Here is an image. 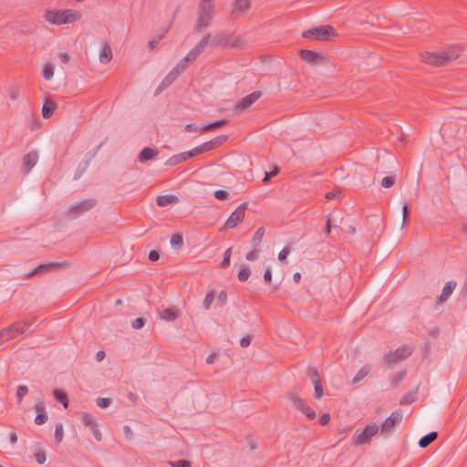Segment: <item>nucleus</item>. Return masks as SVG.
<instances>
[{"label": "nucleus", "mask_w": 467, "mask_h": 467, "mask_svg": "<svg viewBox=\"0 0 467 467\" xmlns=\"http://www.w3.org/2000/svg\"><path fill=\"white\" fill-rule=\"evenodd\" d=\"M460 53L461 47L459 46H451L446 51L441 53L425 52L421 54V59L427 64L441 67L458 58Z\"/></svg>", "instance_id": "f257e3e1"}, {"label": "nucleus", "mask_w": 467, "mask_h": 467, "mask_svg": "<svg viewBox=\"0 0 467 467\" xmlns=\"http://www.w3.org/2000/svg\"><path fill=\"white\" fill-rule=\"evenodd\" d=\"M81 14L72 9L49 10L45 18L53 25L70 24L80 19Z\"/></svg>", "instance_id": "f03ea898"}, {"label": "nucleus", "mask_w": 467, "mask_h": 467, "mask_svg": "<svg viewBox=\"0 0 467 467\" xmlns=\"http://www.w3.org/2000/svg\"><path fill=\"white\" fill-rule=\"evenodd\" d=\"M213 1L201 0L197 12V19L194 25V30L200 31L208 27L213 21Z\"/></svg>", "instance_id": "7ed1b4c3"}, {"label": "nucleus", "mask_w": 467, "mask_h": 467, "mask_svg": "<svg viewBox=\"0 0 467 467\" xmlns=\"http://www.w3.org/2000/svg\"><path fill=\"white\" fill-rule=\"evenodd\" d=\"M34 320L17 321L0 331V345L15 338L18 334H24L33 325Z\"/></svg>", "instance_id": "20e7f679"}, {"label": "nucleus", "mask_w": 467, "mask_h": 467, "mask_svg": "<svg viewBox=\"0 0 467 467\" xmlns=\"http://www.w3.org/2000/svg\"><path fill=\"white\" fill-rule=\"evenodd\" d=\"M413 347L410 345H402L395 351H389L384 355V359L387 364L399 363L411 355Z\"/></svg>", "instance_id": "39448f33"}, {"label": "nucleus", "mask_w": 467, "mask_h": 467, "mask_svg": "<svg viewBox=\"0 0 467 467\" xmlns=\"http://www.w3.org/2000/svg\"><path fill=\"white\" fill-rule=\"evenodd\" d=\"M379 430L376 423H372L365 427L363 430H357L352 437L354 444H365L369 441L370 438L374 436Z\"/></svg>", "instance_id": "423d86ee"}, {"label": "nucleus", "mask_w": 467, "mask_h": 467, "mask_svg": "<svg viewBox=\"0 0 467 467\" xmlns=\"http://www.w3.org/2000/svg\"><path fill=\"white\" fill-rule=\"evenodd\" d=\"M335 35L331 26H316L302 33L305 38H314L316 40H328Z\"/></svg>", "instance_id": "0eeeda50"}, {"label": "nucleus", "mask_w": 467, "mask_h": 467, "mask_svg": "<svg viewBox=\"0 0 467 467\" xmlns=\"http://www.w3.org/2000/svg\"><path fill=\"white\" fill-rule=\"evenodd\" d=\"M97 204L95 199H87L80 202L75 203L68 208L67 214L71 219L77 218L83 213L90 211Z\"/></svg>", "instance_id": "6e6552de"}, {"label": "nucleus", "mask_w": 467, "mask_h": 467, "mask_svg": "<svg viewBox=\"0 0 467 467\" xmlns=\"http://www.w3.org/2000/svg\"><path fill=\"white\" fill-rule=\"evenodd\" d=\"M402 420V413L400 410L393 411L382 423L380 429V434H389L393 431L396 424Z\"/></svg>", "instance_id": "1a4fd4ad"}, {"label": "nucleus", "mask_w": 467, "mask_h": 467, "mask_svg": "<svg viewBox=\"0 0 467 467\" xmlns=\"http://www.w3.org/2000/svg\"><path fill=\"white\" fill-rule=\"evenodd\" d=\"M263 238V227H260L257 229L255 234L254 235L251 245L253 247V250L246 254L245 258L248 261H254L259 259L261 248L260 244Z\"/></svg>", "instance_id": "9d476101"}, {"label": "nucleus", "mask_w": 467, "mask_h": 467, "mask_svg": "<svg viewBox=\"0 0 467 467\" xmlns=\"http://www.w3.org/2000/svg\"><path fill=\"white\" fill-rule=\"evenodd\" d=\"M246 209V203H241L229 216L223 229L235 228L239 223H241L244 217V211Z\"/></svg>", "instance_id": "9b49d317"}, {"label": "nucleus", "mask_w": 467, "mask_h": 467, "mask_svg": "<svg viewBox=\"0 0 467 467\" xmlns=\"http://www.w3.org/2000/svg\"><path fill=\"white\" fill-rule=\"evenodd\" d=\"M80 420L86 427L90 429L95 439L99 441L101 440L102 435L100 431L99 430L95 417L90 413L82 412L80 413Z\"/></svg>", "instance_id": "f8f14e48"}, {"label": "nucleus", "mask_w": 467, "mask_h": 467, "mask_svg": "<svg viewBox=\"0 0 467 467\" xmlns=\"http://www.w3.org/2000/svg\"><path fill=\"white\" fill-rule=\"evenodd\" d=\"M262 96L261 91H254L244 98H243L241 100H239L235 105V109L242 113L248 109L260 97Z\"/></svg>", "instance_id": "ddd939ff"}, {"label": "nucleus", "mask_w": 467, "mask_h": 467, "mask_svg": "<svg viewBox=\"0 0 467 467\" xmlns=\"http://www.w3.org/2000/svg\"><path fill=\"white\" fill-rule=\"evenodd\" d=\"M62 266L61 263L52 262L47 264H42L34 268L32 271L28 272L26 276V278H30L32 276L42 275L47 272H52L59 269Z\"/></svg>", "instance_id": "4468645a"}, {"label": "nucleus", "mask_w": 467, "mask_h": 467, "mask_svg": "<svg viewBox=\"0 0 467 467\" xmlns=\"http://www.w3.org/2000/svg\"><path fill=\"white\" fill-rule=\"evenodd\" d=\"M211 37L212 34L207 33L188 53L189 57H191L192 60L197 59V57L204 51L210 42Z\"/></svg>", "instance_id": "2eb2a0df"}, {"label": "nucleus", "mask_w": 467, "mask_h": 467, "mask_svg": "<svg viewBox=\"0 0 467 467\" xmlns=\"http://www.w3.org/2000/svg\"><path fill=\"white\" fill-rule=\"evenodd\" d=\"M300 57L310 64H320L323 61V57L320 53L307 49H302L300 51Z\"/></svg>", "instance_id": "dca6fc26"}, {"label": "nucleus", "mask_w": 467, "mask_h": 467, "mask_svg": "<svg viewBox=\"0 0 467 467\" xmlns=\"http://www.w3.org/2000/svg\"><path fill=\"white\" fill-rule=\"evenodd\" d=\"M38 161L36 151H30L23 157V165L26 173H28Z\"/></svg>", "instance_id": "f3484780"}, {"label": "nucleus", "mask_w": 467, "mask_h": 467, "mask_svg": "<svg viewBox=\"0 0 467 467\" xmlns=\"http://www.w3.org/2000/svg\"><path fill=\"white\" fill-rule=\"evenodd\" d=\"M250 8V0H235L234 8L232 11V16H243L246 13V11Z\"/></svg>", "instance_id": "a211bd4d"}, {"label": "nucleus", "mask_w": 467, "mask_h": 467, "mask_svg": "<svg viewBox=\"0 0 467 467\" xmlns=\"http://www.w3.org/2000/svg\"><path fill=\"white\" fill-rule=\"evenodd\" d=\"M178 76L171 70L169 74L163 78L159 87L155 90V95L161 93L164 89H166L170 85L175 81Z\"/></svg>", "instance_id": "6ab92c4d"}, {"label": "nucleus", "mask_w": 467, "mask_h": 467, "mask_svg": "<svg viewBox=\"0 0 467 467\" xmlns=\"http://www.w3.org/2000/svg\"><path fill=\"white\" fill-rule=\"evenodd\" d=\"M229 36L224 32H220L213 36V37L210 39V45L212 47H224L229 43Z\"/></svg>", "instance_id": "aec40b11"}, {"label": "nucleus", "mask_w": 467, "mask_h": 467, "mask_svg": "<svg viewBox=\"0 0 467 467\" xmlns=\"http://www.w3.org/2000/svg\"><path fill=\"white\" fill-rule=\"evenodd\" d=\"M456 287V282L449 281L443 286L442 292L438 297L439 302H445L452 294L453 290Z\"/></svg>", "instance_id": "412c9836"}, {"label": "nucleus", "mask_w": 467, "mask_h": 467, "mask_svg": "<svg viewBox=\"0 0 467 467\" xmlns=\"http://www.w3.org/2000/svg\"><path fill=\"white\" fill-rule=\"evenodd\" d=\"M112 59V50L109 43H104L99 53V61L108 64Z\"/></svg>", "instance_id": "4be33fe9"}, {"label": "nucleus", "mask_w": 467, "mask_h": 467, "mask_svg": "<svg viewBox=\"0 0 467 467\" xmlns=\"http://www.w3.org/2000/svg\"><path fill=\"white\" fill-rule=\"evenodd\" d=\"M159 317L162 320L171 322L178 318L179 314L174 308H165L159 312Z\"/></svg>", "instance_id": "5701e85b"}, {"label": "nucleus", "mask_w": 467, "mask_h": 467, "mask_svg": "<svg viewBox=\"0 0 467 467\" xmlns=\"http://www.w3.org/2000/svg\"><path fill=\"white\" fill-rule=\"evenodd\" d=\"M157 154V150L150 147H145L140 150L138 159L140 162H145L152 160Z\"/></svg>", "instance_id": "b1692460"}, {"label": "nucleus", "mask_w": 467, "mask_h": 467, "mask_svg": "<svg viewBox=\"0 0 467 467\" xmlns=\"http://www.w3.org/2000/svg\"><path fill=\"white\" fill-rule=\"evenodd\" d=\"M57 109V104L52 100H46L42 107V116L44 119H49Z\"/></svg>", "instance_id": "393cba45"}, {"label": "nucleus", "mask_w": 467, "mask_h": 467, "mask_svg": "<svg viewBox=\"0 0 467 467\" xmlns=\"http://www.w3.org/2000/svg\"><path fill=\"white\" fill-rule=\"evenodd\" d=\"M193 61L191 57L187 54L171 70L179 77L188 67V63Z\"/></svg>", "instance_id": "a878e982"}, {"label": "nucleus", "mask_w": 467, "mask_h": 467, "mask_svg": "<svg viewBox=\"0 0 467 467\" xmlns=\"http://www.w3.org/2000/svg\"><path fill=\"white\" fill-rule=\"evenodd\" d=\"M178 198L174 195H161L157 197L156 202L160 207H166L171 203L177 202Z\"/></svg>", "instance_id": "bb28decb"}, {"label": "nucleus", "mask_w": 467, "mask_h": 467, "mask_svg": "<svg viewBox=\"0 0 467 467\" xmlns=\"http://www.w3.org/2000/svg\"><path fill=\"white\" fill-rule=\"evenodd\" d=\"M438 437L437 431H431L428 434L421 437L419 441V446L420 448L428 447L433 441H435Z\"/></svg>", "instance_id": "cd10ccee"}, {"label": "nucleus", "mask_w": 467, "mask_h": 467, "mask_svg": "<svg viewBox=\"0 0 467 467\" xmlns=\"http://www.w3.org/2000/svg\"><path fill=\"white\" fill-rule=\"evenodd\" d=\"M36 410L38 412V414L35 418V423L37 425H42L47 420V416L45 412V408L42 406V404H36Z\"/></svg>", "instance_id": "c85d7f7f"}, {"label": "nucleus", "mask_w": 467, "mask_h": 467, "mask_svg": "<svg viewBox=\"0 0 467 467\" xmlns=\"http://www.w3.org/2000/svg\"><path fill=\"white\" fill-rule=\"evenodd\" d=\"M371 370V368L369 365H365L363 366L358 371V373L355 375V377L353 378L352 379V383L353 384H357L358 383L359 381H361L366 376L368 375V373L370 372Z\"/></svg>", "instance_id": "c756f323"}, {"label": "nucleus", "mask_w": 467, "mask_h": 467, "mask_svg": "<svg viewBox=\"0 0 467 467\" xmlns=\"http://www.w3.org/2000/svg\"><path fill=\"white\" fill-rule=\"evenodd\" d=\"M183 161H186V159H185L183 152H181V153H178V154H175V155H172L171 157H170L166 161L165 165L175 166Z\"/></svg>", "instance_id": "7c9ffc66"}, {"label": "nucleus", "mask_w": 467, "mask_h": 467, "mask_svg": "<svg viewBox=\"0 0 467 467\" xmlns=\"http://www.w3.org/2000/svg\"><path fill=\"white\" fill-rule=\"evenodd\" d=\"M107 140H108V138H106L102 142H100L94 149H92L91 150L87 152V154L85 156V161H88V162L90 163V161L97 156L100 148L106 143Z\"/></svg>", "instance_id": "2f4dec72"}, {"label": "nucleus", "mask_w": 467, "mask_h": 467, "mask_svg": "<svg viewBox=\"0 0 467 467\" xmlns=\"http://www.w3.org/2000/svg\"><path fill=\"white\" fill-rule=\"evenodd\" d=\"M42 75L45 79L50 80L54 76V65L50 62L47 63L43 67Z\"/></svg>", "instance_id": "473e14b6"}, {"label": "nucleus", "mask_w": 467, "mask_h": 467, "mask_svg": "<svg viewBox=\"0 0 467 467\" xmlns=\"http://www.w3.org/2000/svg\"><path fill=\"white\" fill-rule=\"evenodd\" d=\"M54 397L57 401L61 402L65 408H67L68 401H67V395L66 392L59 390V389H56L54 391Z\"/></svg>", "instance_id": "72a5a7b5"}, {"label": "nucleus", "mask_w": 467, "mask_h": 467, "mask_svg": "<svg viewBox=\"0 0 467 467\" xmlns=\"http://www.w3.org/2000/svg\"><path fill=\"white\" fill-rule=\"evenodd\" d=\"M88 166H89L88 161H85V160L82 161L77 168V171L74 175V180H78L83 175V173L86 171V170L88 169Z\"/></svg>", "instance_id": "f704fd0d"}, {"label": "nucleus", "mask_w": 467, "mask_h": 467, "mask_svg": "<svg viewBox=\"0 0 467 467\" xmlns=\"http://www.w3.org/2000/svg\"><path fill=\"white\" fill-rule=\"evenodd\" d=\"M183 244V238L181 234H173L171 238V245L174 249H180Z\"/></svg>", "instance_id": "c9c22d12"}, {"label": "nucleus", "mask_w": 467, "mask_h": 467, "mask_svg": "<svg viewBox=\"0 0 467 467\" xmlns=\"http://www.w3.org/2000/svg\"><path fill=\"white\" fill-rule=\"evenodd\" d=\"M302 411L308 420H314L317 416L315 410H313L306 402L298 410Z\"/></svg>", "instance_id": "e433bc0d"}, {"label": "nucleus", "mask_w": 467, "mask_h": 467, "mask_svg": "<svg viewBox=\"0 0 467 467\" xmlns=\"http://www.w3.org/2000/svg\"><path fill=\"white\" fill-rule=\"evenodd\" d=\"M302 411L308 420H314L317 416L315 410H313L306 402L298 410Z\"/></svg>", "instance_id": "4c0bfd02"}, {"label": "nucleus", "mask_w": 467, "mask_h": 467, "mask_svg": "<svg viewBox=\"0 0 467 467\" xmlns=\"http://www.w3.org/2000/svg\"><path fill=\"white\" fill-rule=\"evenodd\" d=\"M302 411L308 420H314L317 416L315 410H313L306 402L298 410Z\"/></svg>", "instance_id": "58836bf2"}, {"label": "nucleus", "mask_w": 467, "mask_h": 467, "mask_svg": "<svg viewBox=\"0 0 467 467\" xmlns=\"http://www.w3.org/2000/svg\"><path fill=\"white\" fill-rule=\"evenodd\" d=\"M302 411L308 420H314L317 416L315 410H313L306 402L298 410Z\"/></svg>", "instance_id": "ea45409f"}, {"label": "nucleus", "mask_w": 467, "mask_h": 467, "mask_svg": "<svg viewBox=\"0 0 467 467\" xmlns=\"http://www.w3.org/2000/svg\"><path fill=\"white\" fill-rule=\"evenodd\" d=\"M302 411L308 420H314L317 416L315 410H313L306 402L298 410Z\"/></svg>", "instance_id": "a19ab883"}, {"label": "nucleus", "mask_w": 467, "mask_h": 467, "mask_svg": "<svg viewBox=\"0 0 467 467\" xmlns=\"http://www.w3.org/2000/svg\"><path fill=\"white\" fill-rule=\"evenodd\" d=\"M302 411L308 420H314L317 416L315 410H313L306 402L298 410Z\"/></svg>", "instance_id": "79ce46f5"}, {"label": "nucleus", "mask_w": 467, "mask_h": 467, "mask_svg": "<svg viewBox=\"0 0 467 467\" xmlns=\"http://www.w3.org/2000/svg\"><path fill=\"white\" fill-rule=\"evenodd\" d=\"M27 392H28V388L26 386L19 385L17 387L16 399H17L18 403L22 402L23 398L27 394Z\"/></svg>", "instance_id": "37998d69"}, {"label": "nucleus", "mask_w": 467, "mask_h": 467, "mask_svg": "<svg viewBox=\"0 0 467 467\" xmlns=\"http://www.w3.org/2000/svg\"><path fill=\"white\" fill-rule=\"evenodd\" d=\"M314 385V388H315V398L319 400L323 394H324V391H323V386L321 384V380H315V382L313 383Z\"/></svg>", "instance_id": "c03bdc74"}, {"label": "nucleus", "mask_w": 467, "mask_h": 467, "mask_svg": "<svg viewBox=\"0 0 467 467\" xmlns=\"http://www.w3.org/2000/svg\"><path fill=\"white\" fill-rule=\"evenodd\" d=\"M250 269L247 266H244L238 273V279L241 282H245L250 276Z\"/></svg>", "instance_id": "a18cd8bd"}, {"label": "nucleus", "mask_w": 467, "mask_h": 467, "mask_svg": "<svg viewBox=\"0 0 467 467\" xmlns=\"http://www.w3.org/2000/svg\"><path fill=\"white\" fill-rule=\"evenodd\" d=\"M226 122H227L226 119H219V120H215V121H213V122H209L207 124H203L202 125V130H210L212 128L223 126Z\"/></svg>", "instance_id": "49530a36"}, {"label": "nucleus", "mask_w": 467, "mask_h": 467, "mask_svg": "<svg viewBox=\"0 0 467 467\" xmlns=\"http://www.w3.org/2000/svg\"><path fill=\"white\" fill-rule=\"evenodd\" d=\"M169 31V27L164 30V32L157 36H155L153 39H151L150 41H149V47L150 48V50H153L156 47V45L164 37L165 34Z\"/></svg>", "instance_id": "de8ad7c7"}, {"label": "nucleus", "mask_w": 467, "mask_h": 467, "mask_svg": "<svg viewBox=\"0 0 467 467\" xmlns=\"http://www.w3.org/2000/svg\"><path fill=\"white\" fill-rule=\"evenodd\" d=\"M307 376L311 379L312 383L315 382V380H320L319 373L317 368L310 367L307 368Z\"/></svg>", "instance_id": "09e8293b"}, {"label": "nucleus", "mask_w": 467, "mask_h": 467, "mask_svg": "<svg viewBox=\"0 0 467 467\" xmlns=\"http://www.w3.org/2000/svg\"><path fill=\"white\" fill-rule=\"evenodd\" d=\"M290 399L293 402V405L297 410H299L306 403V401L303 399H301L300 397H297L295 394H290Z\"/></svg>", "instance_id": "8fccbe9b"}, {"label": "nucleus", "mask_w": 467, "mask_h": 467, "mask_svg": "<svg viewBox=\"0 0 467 467\" xmlns=\"http://www.w3.org/2000/svg\"><path fill=\"white\" fill-rule=\"evenodd\" d=\"M232 254V248H228L223 254V259L221 263L223 268H226L230 265V258Z\"/></svg>", "instance_id": "3c124183"}, {"label": "nucleus", "mask_w": 467, "mask_h": 467, "mask_svg": "<svg viewBox=\"0 0 467 467\" xmlns=\"http://www.w3.org/2000/svg\"><path fill=\"white\" fill-rule=\"evenodd\" d=\"M63 439V426L61 423L56 425L55 441L59 443Z\"/></svg>", "instance_id": "603ef678"}, {"label": "nucleus", "mask_w": 467, "mask_h": 467, "mask_svg": "<svg viewBox=\"0 0 467 467\" xmlns=\"http://www.w3.org/2000/svg\"><path fill=\"white\" fill-rule=\"evenodd\" d=\"M171 467H192V463L188 460H179L175 462H170Z\"/></svg>", "instance_id": "864d4df0"}, {"label": "nucleus", "mask_w": 467, "mask_h": 467, "mask_svg": "<svg viewBox=\"0 0 467 467\" xmlns=\"http://www.w3.org/2000/svg\"><path fill=\"white\" fill-rule=\"evenodd\" d=\"M395 183V178L393 176H386L381 180V186L384 188H390Z\"/></svg>", "instance_id": "5fc2aeb1"}, {"label": "nucleus", "mask_w": 467, "mask_h": 467, "mask_svg": "<svg viewBox=\"0 0 467 467\" xmlns=\"http://www.w3.org/2000/svg\"><path fill=\"white\" fill-rule=\"evenodd\" d=\"M34 456L36 458V461L37 462V463L39 464H43L45 463L46 460H47V455H46V452L43 451H36L35 453H34Z\"/></svg>", "instance_id": "6e6d98bb"}, {"label": "nucleus", "mask_w": 467, "mask_h": 467, "mask_svg": "<svg viewBox=\"0 0 467 467\" xmlns=\"http://www.w3.org/2000/svg\"><path fill=\"white\" fill-rule=\"evenodd\" d=\"M213 292H209L206 294L205 297H204V300L202 302V305H203V307L205 309H209L213 301Z\"/></svg>", "instance_id": "4d7b16f0"}, {"label": "nucleus", "mask_w": 467, "mask_h": 467, "mask_svg": "<svg viewBox=\"0 0 467 467\" xmlns=\"http://www.w3.org/2000/svg\"><path fill=\"white\" fill-rule=\"evenodd\" d=\"M278 172H279V167H277V166H274L273 170H271L270 171H265V182H266L268 180H270L271 178L277 175Z\"/></svg>", "instance_id": "13d9d810"}, {"label": "nucleus", "mask_w": 467, "mask_h": 467, "mask_svg": "<svg viewBox=\"0 0 467 467\" xmlns=\"http://www.w3.org/2000/svg\"><path fill=\"white\" fill-rule=\"evenodd\" d=\"M145 320L142 317H137L131 322V327L134 329H140L144 327Z\"/></svg>", "instance_id": "bf43d9fd"}, {"label": "nucleus", "mask_w": 467, "mask_h": 467, "mask_svg": "<svg viewBox=\"0 0 467 467\" xmlns=\"http://www.w3.org/2000/svg\"><path fill=\"white\" fill-rule=\"evenodd\" d=\"M96 403L99 408L105 409L109 406L110 400L108 398H98Z\"/></svg>", "instance_id": "052dcab7"}, {"label": "nucleus", "mask_w": 467, "mask_h": 467, "mask_svg": "<svg viewBox=\"0 0 467 467\" xmlns=\"http://www.w3.org/2000/svg\"><path fill=\"white\" fill-rule=\"evenodd\" d=\"M228 192L223 190H217L214 192V197L219 201H223L228 199Z\"/></svg>", "instance_id": "680f3d73"}, {"label": "nucleus", "mask_w": 467, "mask_h": 467, "mask_svg": "<svg viewBox=\"0 0 467 467\" xmlns=\"http://www.w3.org/2000/svg\"><path fill=\"white\" fill-rule=\"evenodd\" d=\"M184 129H185V131H187V132H197V131L202 130V125L197 126L195 124H187Z\"/></svg>", "instance_id": "e2e57ef3"}, {"label": "nucleus", "mask_w": 467, "mask_h": 467, "mask_svg": "<svg viewBox=\"0 0 467 467\" xmlns=\"http://www.w3.org/2000/svg\"><path fill=\"white\" fill-rule=\"evenodd\" d=\"M226 140H227L226 135H220V136L213 138L212 140H213V142H214V146L216 148L217 146L222 145L223 142H225Z\"/></svg>", "instance_id": "0e129e2a"}, {"label": "nucleus", "mask_w": 467, "mask_h": 467, "mask_svg": "<svg viewBox=\"0 0 467 467\" xmlns=\"http://www.w3.org/2000/svg\"><path fill=\"white\" fill-rule=\"evenodd\" d=\"M149 259L152 262H156L160 259V253L156 250H151L149 253Z\"/></svg>", "instance_id": "69168bd1"}, {"label": "nucleus", "mask_w": 467, "mask_h": 467, "mask_svg": "<svg viewBox=\"0 0 467 467\" xmlns=\"http://www.w3.org/2000/svg\"><path fill=\"white\" fill-rule=\"evenodd\" d=\"M252 337L250 336H245L240 340V346L242 348H247L251 344Z\"/></svg>", "instance_id": "338daca9"}, {"label": "nucleus", "mask_w": 467, "mask_h": 467, "mask_svg": "<svg viewBox=\"0 0 467 467\" xmlns=\"http://www.w3.org/2000/svg\"><path fill=\"white\" fill-rule=\"evenodd\" d=\"M288 254H289V249H288V248H286V247L283 248V249L279 252V254H278V259H279L280 261H285V260L286 259V257H287Z\"/></svg>", "instance_id": "774afa93"}]
</instances>
